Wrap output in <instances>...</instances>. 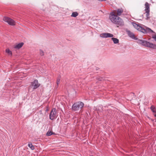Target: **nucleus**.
Listing matches in <instances>:
<instances>
[{
    "mask_svg": "<svg viewBox=\"0 0 156 156\" xmlns=\"http://www.w3.org/2000/svg\"><path fill=\"white\" fill-rule=\"evenodd\" d=\"M3 20L7 22L9 25L13 26L15 25V22L12 19L7 17H4L3 18Z\"/></svg>",
    "mask_w": 156,
    "mask_h": 156,
    "instance_id": "4",
    "label": "nucleus"
},
{
    "mask_svg": "<svg viewBox=\"0 0 156 156\" xmlns=\"http://www.w3.org/2000/svg\"><path fill=\"white\" fill-rule=\"evenodd\" d=\"M102 78H97V79L101 81L102 80Z\"/></svg>",
    "mask_w": 156,
    "mask_h": 156,
    "instance_id": "26",
    "label": "nucleus"
},
{
    "mask_svg": "<svg viewBox=\"0 0 156 156\" xmlns=\"http://www.w3.org/2000/svg\"><path fill=\"white\" fill-rule=\"evenodd\" d=\"M145 11H150V4L147 2H146L145 4Z\"/></svg>",
    "mask_w": 156,
    "mask_h": 156,
    "instance_id": "14",
    "label": "nucleus"
},
{
    "mask_svg": "<svg viewBox=\"0 0 156 156\" xmlns=\"http://www.w3.org/2000/svg\"><path fill=\"white\" fill-rule=\"evenodd\" d=\"M109 19L111 22L118 25V27L122 26L124 25L122 20L117 15L114 14V12H111L109 15Z\"/></svg>",
    "mask_w": 156,
    "mask_h": 156,
    "instance_id": "1",
    "label": "nucleus"
},
{
    "mask_svg": "<svg viewBox=\"0 0 156 156\" xmlns=\"http://www.w3.org/2000/svg\"><path fill=\"white\" fill-rule=\"evenodd\" d=\"M154 39V40L156 41V35H154V36H153L152 37Z\"/></svg>",
    "mask_w": 156,
    "mask_h": 156,
    "instance_id": "25",
    "label": "nucleus"
},
{
    "mask_svg": "<svg viewBox=\"0 0 156 156\" xmlns=\"http://www.w3.org/2000/svg\"><path fill=\"white\" fill-rule=\"evenodd\" d=\"M78 15V13L77 12H73L72 13L71 16L72 17H76Z\"/></svg>",
    "mask_w": 156,
    "mask_h": 156,
    "instance_id": "17",
    "label": "nucleus"
},
{
    "mask_svg": "<svg viewBox=\"0 0 156 156\" xmlns=\"http://www.w3.org/2000/svg\"><path fill=\"white\" fill-rule=\"evenodd\" d=\"M112 40L113 41L114 43L115 44H118L119 42V40L118 39L114 38V37H112L111 38Z\"/></svg>",
    "mask_w": 156,
    "mask_h": 156,
    "instance_id": "15",
    "label": "nucleus"
},
{
    "mask_svg": "<svg viewBox=\"0 0 156 156\" xmlns=\"http://www.w3.org/2000/svg\"><path fill=\"white\" fill-rule=\"evenodd\" d=\"M111 12H114V14L118 16H121L123 12V9L122 8H120L116 10H113Z\"/></svg>",
    "mask_w": 156,
    "mask_h": 156,
    "instance_id": "6",
    "label": "nucleus"
},
{
    "mask_svg": "<svg viewBox=\"0 0 156 156\" xmlns=\"http://www.w3.org/2000/svg\"><path fill=\"white\" fill-rule=\"evenodd\" d=\"M143 27L140 26L139 25V26L136 28V29L139 31H140L141 32L142 30V29Z\"/></svg>",
    "mask_w": 156,
    "mask_h": 156,
    "instance_id": "22",
    "label": "nucleus"
},
{
    "mask_svg": "<svg viewBox=\"0 0 156 156\" xmlns=\"http://www.w3.org/2000/svg\"><path fill=\"white\" fill-rule=\"evenodd\" d=\"M147 41L145 40L139 39L137 41V42L138 44H141L143 46H146Z\"/></svg>",
    "mask_w": 156,
    "mask_h": 156,
    "instance_id": "12",
    "label": "nucleus"
},
{
    "mask_svg": "<svg viewBox=\"0 0 156 156\" xmlns=\"http://www.w3.org/2000/svg\"><path fill=\"white\" fill-rule=\"evenodd\" d=\"M150 109L154 113V116L156 117V108L154 105H151Z\"/></svg>",
    "mask_w": 156,
    "mask_h": 156,
    "instance_id": "13",
    "label": "nucleus"
},
{
    "mask_svg": "<svg viewBox=\"0 0 156 156\" xmlns=\"http://www.w3.org/2000/svg\"><path fill=\"white\" fill-rule=\"evenodd\" d=\"M100 36L102 37H113V35L112 34L109 33H104L101 34L100 35Z\"/></svg>",
    "mask_w": 156,
    "mask_h": 156,
    "instance_id": "8",
    "label": "nucleus"
},
{
    "mask_svg": "<svg viewBox=\"0 0 156 156\" xmlns=\"http://www.w3.org/2000/svg\"><path fill=\"white\" fill-rule=\"evenodd\" d=\"M84 103L81 101H78L74 103L72 106L73 110L76 111L79 110L80 108H82L84 106Z\"/></svg>",
    "mask_w": 156,
    "mask_h": 156,
    "instance_id": "2",
    "label": "nucleus"
},
{
    "mask_svg": "<svg viewBox=\"0 0 156 156\" xmlns=\"http://www.w3.org/2000/svg\"><path fill=\"white\" fill-rule=\"evenodd\" d=\"M5 52L8 53L9 55L12 56V51L9 50L8 48L6 49L5 50Z\"/></svg>",
    "mask_w": 156,
    "mask_h": 156,
    "instance_id": "18",
    "label": "nucleus"
},
{
    "mask_svg": "<svg viewBox=\"0 0 156 156\" xmlns=\"http://www.w3.org/2000/svg\"><path fill=\"white\" fill-rule=\"evenodd\" d=\"M23 44V43L21 42L20 43L16 44V45H15L13 46V48H14L19 49L21 47H22Z\"/></svg>",
    "mask_w": 156,
    "mask_h": 156,
    "instance_id": "11",
    "label": "nucleus"
},
{
    "mask_svg": "<svg viewBox=\"0 0 156 156\" xmlns=\"http://www.w3.org/2000/svg\"><path fill=\"white\" fill-rule=\"evenodd\" d=\"M127 33L128 36L132 39L135 40H137V38L135 36L134 34L129 30L127 31Z\"/></svg>",
    "mask_w": 156,
    "mask_h": 156,
    "instance_id": "10",
    "label": "nucleus"
},
{
    "mask_svg": "<svg viewBox=\"0 0 156 156\" xmlns=\"http://www.w3.org/2000/svg\"><path fill=\"white\" fill-rule=\"evenodd\" d=\"M146 47H148L153 49H156V45L151 43L147 41Z\"/></svg>",
    "mask_w": 156,
    "mask_h": 156,
    "instance_id": "9",
    "label": "nucleus"
},
{
    "mask_svg": "<svg viewBox=\"0 0 156 156\" xmlns=\"http://www.w3.org/2000/svg\"><path fill=\"white\" fill-rule=\"evenodd\" d=\"M146 13V19L147 20H148L150 18V11H145Z\"/></svg>",
    "mask_w": 156,
    "mask_h": 156,
    "instance_id": "16",
    "label": "nucleus"
},
{
    "mask_svg": "<svg viewBox=\"0 0 156 156\" xmlns=\"http://www.w3.org/2000/svg\"><path fill=\"white\" fill-rule=\"evenodd\" d=\"M132 24L133 27L136 29L137 27L139 26V25L133 22Z\"/></svg>",
    "mask_w": 156,
    "mask_h": 156,
    "instance_id": "23",
    "label": "nucleus"
},
{
    "mask_svg": "<svg viewBox=\"0 0 156 156\" xmlns=\"http://www.w3.org/2000/svg\"><path fill=\"white\" fill-rule=\"evenodd\" d=\"M141 32L144 33H151L153 32V31L150 28L147 27H143Z\"/></svg>",
    "mask_w": 156,
    "mask_h": 156,
    "instance_id": "7",
    "label": "nucleus"
},
{
    "mask_svg": "<svg viewBox=\"0 0 156 156\" xmlns=\"http://www.w3.org/2000/svg\"><path fill=\"white\" fill-rule=\"evenodd\" d=\"M40 84L38 83L37 80H34L33 82H32L31 86L34 89H35L39 87Z\"/></svg>",
    "mask_w": 156,
    "mask_h": 156,
    "instance_id": "5",
    "label": "nucleus"
},
{
    "mask_svg": "<svg viewBox=\"0 0 156 156\" xmlns=\"http://www.w3.org/2000/svg\"><path fill=\"white\" fill-rule=\"evenodd\" d=\"M40 54L41 56L44 55V52L42 50H40Z\"/></svg>",
    "mask_w": 156,
    "mask_h": 156,
    "instance_id": "24",
    "label": "nucleus"
},
{
    "mask_svg": "<svg viewBox=\"0 0 156 156\" xmlns=\"http://www.w3.org/2000/svg\"><path fill=\"white\" fill-rule=\"evenodd\" d=\"M98 0L99 1H106L107 0Z\"/></svg>",
    "mask_w": 156,
    "mask_h": 156,
    "instance_id": "27",
    "label": "nucleus"
},
{
    "mask_svg": "<svg viewBox=\"0 0 156 156\" xmlns=\"http://www.w3.org/2000/svg\"><path fill=\"white\" fill-rule=\"evenodd\" d=\"M60 80V76H58L57 79L56 83L57 85L58 86V84L59 83Z\"/></svg>",
    "mask_w": 156,
    "mask_h": 156,
    "instance_id": "21",
    "label": "nucleus"
},
{
    "mask_svg": "<svg viewBox=\"0 0 156 156\" xmlns=\"http://www.w3.org/2000/svg\"><path fill=\"white\" fill-rule=\"evenodd\" d=\"M58 116L57 110L55 108H53L51 110L49 115L50 119L53 120L55 119Z\"/></svg>",
    "mask_w": 156,
    "mask_h": 156,
    "instance_id": "3",
    "label": "nucleus"
},
{
    "mask_svg": "<svg viewBox=\"0 0 156 156\" xmlns=\"http://www.w3.org/2000/svg\"><path fill=\"white\" fill-rule=\"evenodd\" d=\"M28 146L32 150H33L34 149V146L31 143H29L28 144Z\"/></svg>",
    "mask_w": 156,
    "mask_h": 156,
    "instance_id": "20",
    "label": "nucleus"
},
{
    "mask_svg": "<svg viewBox=\"0 0 156 156\" xmlns=\"http://www.w3.org/2000/svg\"><path fill=\"white\" fill-rule=\"evenodd\" d=\"M54 133L51 131H48L46 133V135L47 136H50L54 134Z\"/></svg>",
    "mask_w": 156,
    "mask_h": 156,
    "instance_id": "19",
    "label": "nucleus"
}]
</instances>
